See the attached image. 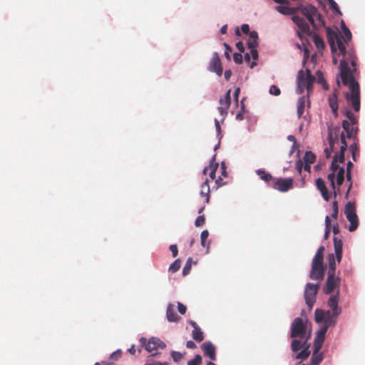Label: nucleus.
<instances>
[{"mask_svg":"<svg viewBox=\"0 0 365 365\" xmlns=\"http://www.w3.org/2000/svg\"><path fill=\"white\" fill-rule=\"evenodd\" d=\"M167 319L170 322H178L180 317L175 312L174 305L169 304L166 310Z\"/></svg>","mask_w":365,"mask_h":365,"instance_id":"nucleus-20","label":"nucleus"},{"mask_svg":"<svg viewBox=\"0 0 365 365\" xmlns=\"http://www.w3.org/2000/svg\"><path fill=\"white\" fill-rule=\"evenodd\" d=\"M315 159H316V156L312 152L307 151L305 153L304 156V160L305 163L312 164V163H314Z\"/></svg>","mask_w":365,"mask_h":365,"instance_id":"nucleus-39","label":"nucleus"},{"mask_svg":"<svg viewBox=\"0 0 365 365\" xmlns=\"http://www.w3.org/2000/svg\"><path fill=\"white\" fill-rule=\"evenodd\" d=\"M339 291L335 294L330 296L327 301V305L330 310L317 309L314 312L315 322L322 326L317 331L314 341V351L311 358V365H318L323 360V354L319 353L325 339L326 333L330 327H334L336 324L338 317L341 313V308L339 306Z\"/></svg>","mask_w":365,"mask_h":365,"instance_id":"nucleus-2","label":"nucleus"},{"mask_svg":"<svg viewBox=\"0 0 365 365\" xmlns=\"http://www.w3.org/2000/svg\"><path fill=\"white\" fill-rule=\"evenodd\" d=\"M346 180L350 182L349 185V187L347 189V191L346 192V197H347L348 195H349V192H350V190L351 189V187H352L351 173V172L346 171Z\"/></svg>","mask_w":365,"mask_h":365,"instance_id":"nucleus-50","label":"nucleus"},{"mask_svg":"<svg viewBox=\"0 0 365 365\" xmlns=\"http://www.w3.org/2000/svg\"><path fill=\"white\" fill-rule=\"evenodd\" d=\"M205 221V216L203 215H199L195 220V225L196 227H200L204 225Z\"/></svg>","mask_w":365,"mask_h":365,"instance_id":"nucleus-51","label":"nucleus"},{"mask_svg":"<svg viewBox=\"0 0 365 365\" xmlns=\"http://www.w3.org/2000/svg\"><path fill=\"white\" fill-rule=\"evenodd\" d=\"M228 108V107L220 106L218 108V111L225 118L227 114Z\"/></svg>","mask_w":365,"mask_h":365,"instance_id":"nucleus-59","label":"nucleus"},{"mask_svg":"<svg viewBox=\"0 0 365 365\" xmlns=\"http://www.w3.org/2000/svg\"><path fill=\"white\" fill-rule=\"evenodd\" d=\"M325 226H326V230L324 232V239H327L329 236L330 233V227H331V221L330 217L329 216H327L325 217Z\"/></svg>","mask_w":365,"mask_h":365,"instance_id":"nucleus-43","label":"nucleus"},{"mask_svg":"<svg viewBox=\"0 0 365 365\" xmlns=\"http://www.w3.org/2000/svg\"><path fill=\"white\" fill-rule=\"evenodd\" d=\"M257 174L259 176L260 179L268 182L269 181L274 182V178L271 174L267 173L265 170L259 169L256 171Z\"/></svg>","mask_w":365,"mask_h":365,"instance_id":"nucleus-27","label":"nucleus"},{"mask_svg":"<svg viewBox=\"0 0 365 365\" xmlns=\"http://www.w3.org/2000/svg\"><path fill=\"white\" fill-rule=\"evenodd\" d=\"M339 133L340 128L339 126L329 128L328 140L330 148H327L324 149V153L327 158H330L331 152L334 150V144L338 143Z\"/></svg>","mask_w":365,"mask_h":365,"instance_id":"nucleus-8","label":"nucleus"},{"mask_svg":"<svg viewBox=\"0 0 365 365\" xmlns=\"http://www.w3.org/2000/svg\"><path fill=\"white\" fill-rule=\"evenodd\" d=\"M340 140L341 143V146L340 148V152L338 154H336L333 160L331 165V170H332V173H334L336 170H339V168H341L337 163H343L344 161V153L347 149V143L346 141V136L343 132L340 133Z\"/></svg>","mask_w":365,"mask_h":365,"instance_id":"nucleus-6","label":"nucleus"},{"mask_svg":"<svg viewBox=\"0 0 365 365\" xmlns=\"http://www.w3.org/2000/svg\"><path fill=\"white\" fill-rule=\"evenodd\" d=\"M223 45L225 48V56L227 59L230 60V53L232 52V49L231 46L230 45H228L227 43H224Z\"/></svg>","mask_w":365,"mask_h":365,"instance_id":"nucleus-55","label":"nucleus"},{"mask_svg":"<svg viewBox=\"0 0 365 365\" xmlns=\"http://www.w3.org/2000/svg\"><path fill=\"white\" fill-rule=\"evenodd\" d=\"M208 69L210 71L215 73L219 76L222 75L223 69L217 53H215L213 54Z\"/></svg>","mask_w":365,"mask_h":365,"instance_id":"nucleus-15","label":"nucleus"},{"mask_svg":"<svg viewBox=\"0 0 365 365\" xmlns=\"http://www.w3.org/2000/svg\"><path fill=\"white\" fill-rule=\"evenodd\" d=\"M202 362V356L199 354H197L192 359L187 361V365H201Z\"/></svg>","mask_w":365,"mask_h":365,"instance_id":"nucleus-42","label":"nucleus"},{"mask_svg":"<svg viewBox=\"0 0 365 365\" xmlns=\"http://www.w3.org/2000/svg\"><path fill=\"white\" fill-rule=\"evenodd\" d=\"M316 76L317 77L318 83L322 85L324 89L328 90L329 86L324 78L322 72L321 71H317L316 72Z\"/></svg>","mask_w":365,"mask_h":365,"instance_id":"nucleus-35","label":"nucleus"},{"mask_svg":"<svg viewBox=\"0 0 365 365\" xmlns=\"http://www.w3.org/2000/svg\"><path fill=\"white\" fill-rule=\"evenodd\" d=\"M324 255L315 254L312 264L323 265Z\"/></svg>","mask_w":365,"mask_h":365,"instance_id":"nucleus-44","label":"nucleus"},{"mask_svg":"<svg viewBox=\"0 0 365 365\" xmlns=\"http://www.w3.org/2000/svg\"><path fill=\"white\" fill-rule=\"evenodd\" d=\"M309 348L310 344L308 343V341L307 342L306 344H304V341H302V340L293 339L291 343V349L292 351L297 352L301 349H302V350L296 355L295 358L297 359H307L310 355Z\"/></svg>","mask_w":365,"mask_h":365,"instance_id":"nucleus-5","label":"nucleus"},{"mask_svg":"<svg viewBox=\"0 0 365 365\" xmlns=\"http://www.w3.org/2000/svg\"><path fill=\"white\" fill-rule=\"evenodd\" d=\"M311 336L312 330L308 327V321L301 317L295 318L291 325L290 337L302 340L306 344Z\"/></svg>","mask_w":365,"mask_h":365,"instance_id":"nucleus-3","label":"nucleus"},{"mask_svg":"<svg viewBox=\"0 0 365 365\" xmlns=\"http://www.w3.org/2000/svg\"><path fill=\"white\" fill-rule=\"evenodd\" d=\"M145 365H168L167 362H159V361H153L151 363H146Z\"/></svg>","mask_w":365,"mask_h":365,"instance_id":"nucleus-64","label":"nucleus"},{"mask_svg":"<svg viewBox=\"0 0 365 365\" xmlns=\"http://www.w3.org/2000/svg\"><path fill=\"white\" fill-rule=\"evenodd\" d=\"M315 81L316 78L311 73L310 70L306 69V71H299L297 75V84L300 93H303L304 89H307L308 98L310 93L312 91V86Z\"/></svg>","mask_w":365,"mask_h":365,"instance_id":"nucleus-4","label":"nucleus"},{"mask_svg":"<svg viewBox=\"0 0 365 365\" xmlns=\"http://www.w3.org/2000/svg\"><path fill=\"white\" fill-rule=\"evenodd\" d=\"M269 93L274 96H279L281 93L280 89L275 85L271 86Z\"/></svg>","mask_w":365,"mask_h":365,"instance_id":"nucleus-54","label":"nucleus"},{"mask_svg":"<svg viewBox=\"0 0 365 365\" xmlns=\"http://www.w3.org/2000/svg\"><path fill=\"white\" fill-rule=\"evenodd\" d=\"M344 214L346 217H348L349 215H353L356 213V207L354 202H348L344 208Z\"/></svg>","mask_w":365,"mask_h":365,"instance_id":"nucleus-30","label":"nucleus"},{"mask_svg":"<svg viewBox=\"0 0 365 365\" xmlns=\"http://www.w3.org/2000/svg\"><path fill=\"white\" fill-rule=\"evenodd\" d=\"M344 114L346 115V117L348 118V121L352 124H357L358 123V118L356 116H355L351 111L350 110H346Z\"/></svg>","mask_w":365,"mask_h":365,"instance_id":"nucleus-37","label":"nucleus"},{"mask_svg":"<svg viewBox=\"0 0 365 365\" xmlns=\"http://www.w3.org/2000/svg\"><path fill=\"white\" fill-rule=\"evenodd\" d=\"M334 252L336 255V259L338 262H340L342 257V247L343 242L341 240L337 237L334 238Z\"/></svg>","mask_w":365,"mask_h":365,"instance_id":"nucleus-21","label":"nucleus"},{"mask_svg":"<svg viewBox=\"0 0 365 365\" xmlns=\"http://www.w3.org/2000/svg\"><path fill=\"white\" fill-rule=\"evenodd\" d=\"M307 101L306 97H300L297 102V115L300 118L304 113L305 103ZM308 101V99H307Z\"/></svg>","mask_w":365,"mask_h":365,"instance_id":"nucleus-26","label":"nucleus"},{"mask_svg":"<svg viewBox=\"0 0 365 365\" xmlns=\"http://www.w3.org/2000/svg\"><path fill=\"white\" fill-rule=\"evenodd\" d=\"M276 10L284 15H292L294 14L299 9L298 7H289L287 6H277Z\"/></svg>","mask_w":365,"mask_h":365,"instance_id":"nucleus-22","label":"nucleus"},{"mask_svg":"<svg viewBox=\"0 0 365 365\" xmlns=\"http://www.w3.org/2000/svg\"><path fill=\"white\" fill-rule=\"evenodd\" d=\"M340 282L341 279L339 277H336L335 274H328L326 285L324 288V293L330 294L335 289L339 287Z\"/></svg>","mask_w":365,"mask_h":365,"instance_id":"nucleus-13","label":"nucleus"},{"mask_svg":"<svg viewBox=\"0 0 365 365\" xmlns=\"http://www.w3.org/2000/svg\"><path fill=\"white\" fill-rule=\"evenodd\" d=\"M298 8V11H301L302 14L304 16L309 22L313 26H315V16H317L319 21L322 20V16L318 13L317 9L314 6L309 5L307 6H300Z\"/></svg>","mask_w":365,"mask_h":365,"instance_id":"nucleus-11","label":"nucleus"},{"mask_svg":"<svg viewBox=\"0 0 365 365\" xmlns=\"http://www.w3.org/2000/svg\"><path fill=\"white\" fill-rule=\"evenodd\" d=\"M258 34L255 31H252L250 33L249 39L247 41V46L249 48H257L258 46Z\"/></svg>","mask_w":365,"mask_h":365,"instance_id":"nucleus-23","label":"nucleus"},{"mask_svg":"<svg viewBox=\"0 0 365 365\" xmlns=\"http://www.w3.org/2000/svg\"><path fill=\"white\" fill-rule=\"evenodd\" d=\"M327 178L331 182V186L333 190L334 195L336 197L339 193L340 189L339 187L336 188V185H335V182H334L335 173H329L327 176Z\"/></svg>","mask_w":365,"mask_h":365,"instance_id":"nucleus-33","label":"nucleus"},{"mask_svg":"<svg viewBox=\"0 0 365 365\" xmlns=\"http://www.w3.org/2000/svg\"><path fill=\"white\" fill-rule=\"evenodd\" d=\"M178 310L181 314H185L187 311V307L182 303L178 302Z\"/></svg>","mask_w":365,"mask_h":365,"instance_id":"nucleus-57","label":"nucleus"},{"mask_svg":"<svg viewBox=\"0 0 365 365\" xmlns=\"http://www.w3.org/2000/svg\"><path fill=\"white\" fill-rule=\"evenodd\" d=\"M349 151L351 154V157L354 161H356V155H359V150L357 145V140H354V143L349 146Z\"/></svg>","mask_w":365,"mask_h":365,"instance_id":"nucleus-32","label":"nucleus"},{"mask_svg":"<svg viewBox=\"0 0 365 365\" xmlns=\"http://www.w3.org/2000/svg\"><path fill=\"white\" fill-rule=\"evenodd\" d=\"M210 186H209V180L206 179L205 182L202 183L201 186L200 195L203 197H205V202L208 203L210 201Z\"/></svg>","mask_w":365,"mask_h":365,"instance_id":"nucleus-24","label":"nucleus"},{"mask_svg":"<svg viewBox=\"0 0 365 365\" xmlns=\"http://www.w3.org/2000/svg\"><path fill=\"white\" fill-rule=\"evenodd\" d=\"M338 213H339L338 203L336 201H334L332 202V214H331L332 218L336 220L338 217Z\"/></svg>","mask_w":365,"mask_h":365,"instance_id":"nucleus-48","label":"nucleus"},{"mask_svg":"<svg viewBox=\"0 0 365 365\" xmlns=\"http://www.w3.org/2000/svg\"><path fill=\"white\" fill-rule=\"evenodd\" d=\"M181 262L179 259L175 260L169 267L168 271L173 273L176 272L180 268Z\"/></svg>","mask_w":365,"mask_h":365,"instance_id":"nucleus-38","label":"nucleus"},{"mask_svg":"<svg viewBox=\"0 0 365 365\" xmlns=\"http://www.w3.org/2000/svg\"><path fill=\"white\" fill-rule=\"evenodd\" d=\"M169 249L172 252L173 257H177V255L178 254V250L177 245H170Z\"/></svg>","mask_w":365,"mask_h":365,"instance_id":"nucleus-58","label":"nucleus"},{"mask_svg":"<svg viewBox=\"0 0 365 365\" xmlns=\"http://www.w3.org/2000/svg\"><path fill=\"white\" fill-rule=\"evenodd\" d=\"M272 187L279 192H284L293 187L292 178H274Z\"/></svg>","mask_w":365,"mask_h":365,"instance_id":"nucleus-12","label":"nucleus"},{"mask_svg":"<svg viewBox=\"0 0 365 365\" xmlns=\"http://www.w3.org/2000/svg\"><path fill=\"white\" fill-rule=\"evenodd\" d=\"M342 31L343 34H341L342 36V41L344 42V43H347L351 39V33L346 26H344V28H343Z\"/></svg>","mask_w":365,"mask_h":365,"instance_id":"nucleus-34","label":"nucleus"},{"mask_svg":"<svg viewBox=\"0 0 365 365\" xmlns=\"http://www.w3.org/2000/svg\"><path fill=\"white\" fill-rule=\"evenodd\" d=\"M314 42L318 48H323L324 47V41L319 36L315 35L314 36Z\"/></svg>","mask_w":365,"mask_h":365,"instance_id":"nucleus-46","label":"nucleus"},{"mask_svg":"<svg viewBox=\"0 0 365 365\" xmlns=\"http://www.w3.org/2000/svg\"><path fill=\"white\" fill-rule=\"evenodd\" d=\"M192 259L191 257H189L186 262L185 265L184 266L182 269V275L186 276L189 274L191 267H192Z\"/></svg>","mask_w":365,"mask_h":365,"instance_id":"nucleus-41","label":"nucleus"},{"mask_svg":"<svg viewBox=\"0 0 365 365\" xmlns=\"http://www.w3.org/2000/svg\"><path fill=\"white\" fill-rule=\"evenodd\" d=\"M234 61L237 64L242 63L243 59L241 53H235L233 55Z\"/></svg>","mask_w":365,"mask_h":365,"instance_id":"nucleus-52","label":"nucleus"},{"mask_svg":"<svg viewBox=\"0 0 365 365\" xmlns=\"http://www.w3.org/2000/svg\"><path fill=\"white\" fill-rule=\"evenodd\" d=\"M330 8L335 12L340 14V11L337 4L334 0H329Z\"/></svg>","mask_w":365,"mask_h":365,"instance_id":"nucleus-53","label":"nucleus"},{"mask_svg":"<svg viewBox=\"0 0 365 365\" xmlns=\"http://www.w3.org/2000/svg\"><path fill=\"white\" fill-rule=\"evenodd\" d=\"M215 160H216V155H215L212 156V158L210 160V165H209L208 168H209V170H210V171H213V172L216 173V170H217L219 165Z\"/></svg>","mask_w":365,"mask_h":365,"instance_id":"nucleus-45","label":"nucleus"},{"mask_svg":"<svg viewBox=\"0 0 365 365\" xmlns=\"http://www.w3.org/2000/svg\"><path fill=\"white\" fill-rule=\"evenodd\" d=\"M344 181V169L343 168H339V170L337 173L336 176V183L338 186H340L343 184Z\"/></svg>","mask_w":365,"mask_h":365,"instance_id":"nucleus-40","label":"nucleus"},{"mask_svg":"<svg viewBox=\"0 0 365 365\" xmlns=\"http://www.w3.org/2000/svg\"><path fill=\"white\" fill-rule=\"evenodd\" d=\"M208 235H209V232L206 230H203L201 232V235H200L201 245L204 247H209L210 243L209 242L207 243V240Z\"/></svg>","mask_w":365,"mask_h":365,"instance_id":"nucleus-36","label":"nucleus"},{"mask_svg":"<svg viewBox=\"0 0 365 365\" xmlns=\"http://www.w3.org/2000/svg\"><path fill=\"white\" fill-rule=\"evenodd\" d=\"M293 21L298 27L297 31L298 36L302 40L305 36H309L312 34L309 24L306 21L298 16H292Z\"/></svg>","mask_w":365,"mask_h":365,"instance_id":"nucleus-10","label":"nucleus"},{"mask_svg":"<svg viewBox=\"0 0 365 365\" xmlns=\"http://www.w3.org/2000/svg\"><path fill=\"white\" fill-rule=\"evenodd\" d=\"M250 53L252 55V58L254 60H255V61L257 60V58H258V51L256 49V48H250Z\"/></svg>","mask_w":365,"mask_h":365,"instance_id":"nucleus-61","label":"nucleus"},{"mask_svg":"<svg viewBox=\"0 0 365 365\" xmlns=\"http://www.w3.org/2000/svg\"><path fill=\"white\" fill-rule=\"evenodd\" d=\"M357 124H352L349 123L347 120H344L342 121V128L344 130L346 133V137L348 138H353L354 140H357V133H358V127Z\"/></svg>","mask_w":365,"mask_h":365,"instance_id":"nucleus-14","label":"nucleus"},{"mask_svg":"<svg viewBox=\"0 0 365 365\" xmlns=\"http://www.w3.org/2000/svg\"><path fill=\"white\" fill-rule=\"evenodd\" d=\"M303 163L301 160H298L297 162H296V170H297V172L300 174L301 172H302V170L303 168Z\"/></svg>","mask_w":365,"mask_h":365,"instance_id":"nucleus-60","label":"nucleus"},{"mask_svg":"<svg viewBox=\"0 0 365 365\" xmlns=\"http://www.w3.org/2000/svg\"><path fill=\"white\" fill-rule=\"evenodd\" d=\"M324 265L312 264L309 277L313 280H322L324 277Z\"/></svg>","mask_w":365,"mask_h":365,"instance_id":"nucleus-17","label":"nucleus"},{"mask_svg":"<svg viewBox=\"0 0 365 365\" xmlns=\"http://www.w3.org/2000/svg\"><path fill=\"white\" fill-rule=\"evenodd\" d=\"M140 342L142 346H144L145 349L149 352L156 351L158 349H163L165 348L166 344L157 337H152L147 342V339L144 337L140 338Z\"/></svg>","mask_w":365,"mask_h":365,"instance_id":"nucleus-9","label":"nucleus"},{"mask_svg":"<svg viewBox=\"0 0 365 365\" xmlns=\"http://www.w3.org/2000/svg\"><path fill=\"white\" fill-rule=\"evenodd\" d=\"M316 186L319 191L327 188L325 182L322 178H317L316 180Z\"/></svg>","mask_w":365,"mask_h":365,"instance_id":"nucleus-49","label":"nucleus"},{"mask_svg":"<svg viewBox=\"0 0 365 365\" xmlns=\"http://www.w3.org/2000/svg\"><path fill=\"white\" fill-rule=\"evenodd\" d=\"M328 41L332 53L336 51L335 41L337 47L343 56L340 63V77L342 83L348 86L350 93L345 94L346 100L349 103L353 109L358 112L360 110V90L359 83L354 78V73L356 71V56L352 50L346 51L342 41V36L338 34L330 28L327 29Z\"/></svg>","mask_w":365,"mask_h":365,"instance_id":"nucleus-1","label":"nucleus"},{"mask_svg":"<svg viewBox=\"0 0 365 365\" xmlns=\"http://www.w3.org/2000/svg\"><path fill=\"white\" fill-rule=\"evenodd\" d=\"M337 89L329 98V104L335 117L338 115Z\"/></svg>","mask_w":365,"mask_h":365,"instance_id":"nucleus-19","label":"nucleus"},{"mask_svg":"<svg viewBox=\"0 0 365 365\" xmlns=\"http://www.w3.org/2000/svg\"><path fill=\"white\" fill-rule=\"evenodd\" d=\"M320 192H321L323 198L324 199V200L329 201L331 195H330V192H329L328 189L326 188L324 190H321Z\"/></svg>","mask_w":365,"mask_h":365,"instance_id":"nucleus-56","label":"nucleus"},{"mask_svg":"<svg viewBox=\"0 0 365 365\" xmlns=\"http://www.w3.org/2000/svg\"><path fill=\"white\" fill-rule=\"evenodd\" d=\"M122 351L120 349H118L115 351H114L110 356V360L111 361H103V365H113L114 361L118 360L121 357Z\"/></svg>","mask_w":365,"mask_h":365,"instance_id":"nucleus-29","label":"nucleus"},{"mask_svg":"<svg viewBox=\"0 0 365 365\" xmlns=\"http://www.w3.org/2000/svg\"><path fill=\"white\" fill-rule=\"evenodd\" d=\"M329 264L328 274H335L336 262L334 254H329L327 257Z\"/></svg>","mask_w":365,"mask_h":365,"instance_id":"nucleus-28","label":"nucleus"},{"mask_svg":"<svg viewBox=\"0 0 365 365\" xmlns=\"http://www.w3.org/2000/svg\"><path fill=\"white\" fill-rule=\"evenodd\" d=\"M171 357L173 358L174 361L178 362L182 359L183 354L179 351H173L171 352Z\"/></svg>","mask_w":365,"mask_h":365,"instance_id":"nucleus-47","label":"nucleus"},{"mask_svg":"<svg viewBox=\"0 0 365 365\" xmlns=\"http://www.w3.org/2000/svg\"><path fill=\"white\" fill-rule=\"evenodd\" d=\"M231 91L228 90L224 98H221L219 101L221 106H225L230 108L231 103V98H230Z\"/></svg>","mask_w":365,"mask_h":365,"instance_id":"nucleus-31","label":"nucleus"},{"mask_svg":"<svg viewBox=\"0 0 365 365\" xmlns=\"http://www.w3.org/2000/svg\"><path fill=\"white\" fill-rule=\"evenodd\" d=\"M215 184L217 185V187H220L221 186H223L227 184V182L223 180V179L221 178V177H219L216 180H215Z\"/></svg>","mask_w":365,"mask_h":365,"instance_id":"nucleus-62","label":"nucleus"},{"mask_svg":"<svg viewBox=\"0 0 365 365\" xmlns=\"http://www.w3.org/2000/svg\"><path fill=\"white\" fill-rule=\"evenodd\" d=\"M348 221L350 222V225L349 227V230L350 232L355 231L359 225V220L356 214H354L353 215H349L348 217H346Z\"/></svg>","mask_w":365,"mask_h":365,"instance_id":"nucleus-25","label":"nucleus"},{"mask_svg":"<svg viewBox=\"0 0 365 365\" xmlns=\"http://www.w3.org/2000/svg\"><path fill=\"white\" fill-rule=\"evenodd\" d=\"M189 324L193 327L192 336L197 342H201L204 339V334L200 327L194 321H190Z\"/></svg>","mask_w":365,"mask_h":365,"instance_id":"nucleus-18","label":"nucleus"},{"mask_svg":"<svg viewBox=\"0 0 365 365\" xmlns=\"http://www.w3.org/2000/svg\"><path fill=\"white\" fill-rule=\"evenodd\" d=\"M241 30L245 34H250V26L247 24H244L242 25Z\"/></svg>","mask_w":365,"mask_h":365,"instance_id":"nucleus-63","label":"nucleus"},{"mask_svg":"<svg viewBox=\"0 0 365 365\" xmlns=\"http://www.w3.org/2000/svg\"><path fill=\"white\" fill-rule=\"evenodd\" d=\"M319 289V284L308 283L304 290L305 302L309 309H312L316 302V297Z\"/></svg>","mask_w":365,"mask_h":365,"instance_id":"nucleus-7","label":"nucleus"},{"mask_svg":"<svg viewBox=\"0 0 365 365\" xmlns=\"http://www.w3.org/2000/svg\"><path fill=\"white\" fill-rule=\"evenodd\" d=\"M205 356L211 360H216V348L210 341H205L201 345Z\"/></svg>","mask_w":365,"mask_h":365,"instance_id":"nucleus-16","label":"nucleus"}]
</instances>
